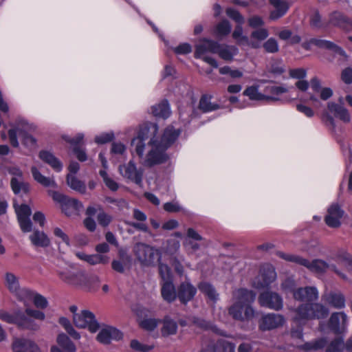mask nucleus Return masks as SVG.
Instances as JSON below:
<instances>
[{
  "instance_id": "5701e85b",
  "label": "nucleus",
  "mask_w": 352,
  "mask_h": 352,
  "mask_svg": "<svg viewBox=\"0 0 352 352\" xmlns=\"http://www.w3.org/2000/svg\"><path fill=\"white\" fill-rule=\"evenodd\" d=\"M288 91L285 86L269 85L265 87L263 95L265 101L274 102L279 100V96Z\"/></svg>"
},
{
  "instance_id": "8fccbe9b",
  "label": "nucleus",
  "mask_w": 352,
  "mask_h": 352,
  "mask_svg": "<svg viewBox=\"0 0 352 352\" xmlns=\"http://www.w3.org/2000/svg\"><path fill=\"white\" fill-rule=\"evenodd\" d=\"M109 262V257L107 255L100 254H89L87 262L89 264L94 265L97 264H107Z\"/></svg>"
},
{
  "instance_id": "b1692460",
  "label": "nucleus",
  "mask_w": 352,
  "mask_h": 352,
  "mask_svg": "<svg viewBox=\"0 0 352 352\" xmlns=\"http://www.w3.org/2000/svg\"><path fill=\"white\" fill-rule=\"evenodd\" d=\"M260 276L262 282L260 284L261 287L269 286L276 279V273L274 267L269 264L263 265L260 270Z\"/></svg>"
},
{
  "instance_id": "c03bdc74",
  "label": "nucleus",
  "mask_w": 352,
  "mask_h": 352,
  "mask_svg": "<svg viewBox=\"0 0 352 352\" xmlns=\"http://www.w3.org/2000/svg\"><path fill=\"white\" fill-rule=\"evenodd\" d=\"M214 352H235V344L225 340H219L214 348Z\"/></svg>"
},
{
  "instance_id": "f704fd0d",
  "label": "nucleus",
  "mask_w": 352,
  "mask_h": 352,
  "mask_svg": "<svg viewBox=\"0 0 352 352\" xmlns=\"http://www.w3.org/2000/svg\"><path fill=\"white\" fill-rule=\"evenodd\" d=\"M198 289L212 302H215L219 299V294L210 283L201 282L198 284Z\"/></svg>"
},
{
  "instance_id": "6e6552de",
  "label": "nucleus",
  "mask_w": 352,
  "mask_h": 352,
  "mask_svg": "<svg viewBox=\"0 0 352 352\" xmlns=\"http://www.w3.org/2000/svg\"><path fill=\"white\" fill-rule=\"evenodd\" d=\"M326 348V352H343L344 349V340L342 338L338 337L332 340L329 343L325 338L318 339L312 342H306L302 346L305 351H316Z\"/></svg>"
},
{
  "instance_id": "473e14b6",
  "label": "nucleus",
  "mask_w": 352,
  "mask_h": 352,
  "mask_svg": "<svg viewBox=\"0 0 352 352\" xmlns=\"http://www.w3.org/2000/svg\"><path fill=\"white\" fill-rule=\"evenodd\" d=\"M31 172L34 179L41 185L45 187H57V184L53 178L43 175L36 166H32L31 168Z\"/></svg>"
},
{
  "instance_id": "6ab92c4d",
  "label": "nucleus",
  "mask_w": 352,
  "mask_h": 352,
  "mask_svg": "<svg viewBox=\"0 0 352 352\" xmlns=\"http://www.w3.org/2000/svg\"><path fill=\"white\" fill-rule=\"evenodd\" d=\"M344 215V210L338 204H331L327 211L324 221L327 225L331 228H338L341 225V219Z\"/></svg>"
},
{
  "instance_id": "20e7f679",
  "label": "nucleus",
  "mask_w": 352,
  "mask_h": 352,
  "mask_svg": "<svg viewBox=\"0 0 352 352\" xmlns=\"http://www.w3.org/2000/svg\"><path fill=\"white\" fill-rule=\"evenodd\" d=\"M45 315L43 311L26 308L25 311H16L13 313H8L0 311V319L10 324H15L19 328L36 331L40 328L34 319L41 321L44 320Z\"/></svg>"
},
{
  "instance_id": "412c9836",
  "label": "nucleus",
  "mask_w": 352,
  "mask_h": 352,
  "mask_svg": "<svg viewBox=\"0 0 352 352\" xmlns=\"http://www.w3.org/2000/svg\"><path fill=\"white\" fill-rule=\"evenodd\" d=\"M347 324V316L344 312H336L331 314L329 325V328L336 334L344 331Z\"/></svg>"
},
{
  "instance_id": "052dcab7",
  "label": "nucleus",
  "mask_w": 352,
  "mask_h": 352,
  "mask_svg": "<svg viewBox=\"0 0 352 352\" xmlns=\"http://www.w3.org/2000/svg\"><path fill=\"white\" fill-rule=\"evenodd\" d=\"M232 37L236 40V41L239 43H241L242 42L247 43L248 41V38L247 36H243V28L241 25L238 24V25L236 26L233 33H232Z\"/></svg>"
},
{
  "instance_id": "c85d7f7f",
  "label": "nucleus",
  "mask_w": 352,
  "mask_h": 352,
  "mask_svg": "<svg viewBox=\"0 0 352 352\" xmlns=\"http://www.w3.org/2000/svg\"><path fill=\"white\" fill-rule=\"evenodd\" d=\"M161 293L164 300L168 302H172L177 298V292L172 280L162 283Z\"/></svg>"
},
{
  "instance_id": "5fc2aeb1",
  "label": "nucleus",
  "mask_w": 352,
  "mask_h": 352,
  "mask_svg": "<svg viewBox=\"0 0 352 352\" xmlns=\"http://www.w3.org/2000/svg\"><path fill=\"white\" fill-rule=\"evenodd\" d=\"M130 346L133 350L141 352H148L154 348L153 345L143 344L137 340H132Z\"/></svg>"
},
{
  "instance_id": "ea45409f",
  "label": "nucleus",
  "mask_w": 352,
  "mask_h": 352,
  "mask_svg": "<svg viewBox=\"0 0 352 352\" xmlns=\"http://www.w3.org/2000/svg\"><path fill=\"white\" fill-rule=\"evenodd\" d=\"M82 288L88 291H96L100 286V278L98 276L85 274V280L83 281Z\"/></svg>"
},
{
  "instance_id": "2f4dec72",
  "label": "nucleus",
  "mask_w": 352,
  "mask_h": 352,
  "mask_svg": "<svg viewBox=\"0 0 352 352\" xmlns=\"http://www.w3.org/2000/svg\"><path fill=\"white\" fill-rule=\"evenodd\" d=\"M82 208V205L79 201L69 197L61 207L63 212L67 216H72L76 214Z\"/></svg>"
},
{
  "instance_id": "7c9ffc66",
  "label": "nucleus",
  "mask_w": 352,
  "mask_h": 352,
  "mask_svg": "<svg viewBox=\"0 0 352 352\" xmlns=\"http://www.w3.org/2000/svg\"><path fill=\"white\" fill-rule=\"evenodd\" d=\"M30 240L36 247L47 248L50 245V239L47 235L39 230L34 231L30 236Z\"/></svg>"
},
{
  "instance_id": "1a4fd4ad",
  "label": "nucleus",
  "mask_w": 352,
  "mask_h": 352,
  "mask_svg": "<svg viewBox=\"0 0 352 352\" xmlns=\"http://www.w3.org/2000/svg\"><path fill=\"white\" fill-rule=\"evenodd\" d=\"M73 320L77 327L88 328L91 333L96 332L100 327L94 314L87 310H83L79 314H74Z\"/></svg>"
},
{
  "instance_id": "0e129e2a",
  "label": "nucleus",
  "mask_w": 352,
  "mask_h": 352,
  "mask_svg": "<svg viewBox=\"0 0 352 352\" xmlns=\"http://www.w3.org/2000/svg\"><path fill=\"white\" fill-rule=\"evenodd\" d=\"M54 234L55 236L61 239V241L65 243L67 245H69L70 243H69V236H67V234L66 233H65V232L60 229V228H55L54 229Z\"/></svg>"
},
{
  "instance_id": "423d86ee",
  "label": "nucleus",
  "mask_w": 352,
  "mask_h": 352,
  "mask_svg": "<svg viewBox=\"0 0 352 352\" xmlns=\"http://www.w3.org/2000/svg\"><path fill=\"white\" fill-rule=\"evenodd\" d=\"M219 47V43L217 41L206 38H201L195 46V57L201 58L214 68H217V61L211 56H206V54H216Z\"/></svg>"
},
{
  "instance_id": "774afa93",
  "label": "nucleus",
  "mask_w": 352,
  "mask_h": 352,
  "mask_svg": "<svg viewBox=\"0 0 352 352\" xmlns=\"http://www.w3.org/2000/svg\"><path fill=\"white\" fill-rule=\"evenodd\" d=\"M341 78L346 84L352 83V68L344 69L342 72Z\"/></svg>"
},
{
  "instance_id": "c9c22d12",
  "label": "nucleus",
  "mask_w": 352,
  "mask_h": 352,
  "mask_svg": "<svg viewBox=\"0 0 352 352\" xmlns=\"http://www.w3.org/2000/svg\"><path fill=\"white\" fill-rule=\"evenodd\" d=\"M177 331V322L169 316L164 317L163 319V327L161 330L162 335L164 337H167L170 335H175Z\"/></svg>"
},
{
  "instance_id": "bb28decb",
  "label": "nucleus",
  "mask_w": 352,
  "mask_h": 352,
  "mask_svg": "<svg viewBox=\"0 0 352 352\" xmlns=\"http://www.w3.org/2000/svg\"><path fill=\"white\" fill-rule=\"evenodd\" d=\"M325 301L336 309H343L345 307L346 299L340 292H331L325 296Z\"/></svg>"
},
{
  "instance_id": "e433bc0d",
  "label": "nucleus",
  "mask_w": 352,
  "mask_h": 352,
  "mask_svg": "<svg viewBox=\"0 0 352 352\" xmlns=\"http://www.w3.org/2000/svg\"><path fill=\"white\" fill-rule=\"evenodd\" d=\"M212 96L204 95L201 96L199 107L203 112H210L219 109V105L217 103L211 102Z\"/></svg>"
},
{
  "instance_id": "a878e982",
  "label": "nucleus",
  "mask_w": 352,
  "mask_h": 352,
  "mask_svg": "<svg viewBox=\"0 0 352 352\" xmlns=\"http://www.w3.org/2000/svg\"><path fill=\"white\" fill-rule=\"evenodd\" d=\"M14 352H41L38 346L32 341L26 339H18L13 343Z\"/></svg>"
},
{
  "instance_id": "09e8293b",
  "label": "nucleus",
  "mask_w": 352,
  "mask_h": 352,
  "mask_svg": "<svg viewBox=\"0 0 352 352\" xmlns=\"http://www.w3.org/2000/svg\"><path fill=\"white\" fill-rule=\"evenodd\" d=\"M98 213L97 214V221L102 227H107L112 221V217L109 214L105 212L101 206H98Z\"/></svg>"
},
{
  "instance_id": "aec40b11",
  "label": "nucleus",
  "mask_w": 352,
  "mask_h": 352,
  "mask_svg": "<svg viewBox=\"0 0 352 352\" xmlns=\"http://www.w3.org/2000/svg\"><path fill=\"white\" fill-rule=\"evenodd\" d=\"M293 298L298 301L307 302L311 304L318 298V291L315 287H299L294 292Z\"/></svg>"
},
{
  "instance_id": "4c0bfd02",
  "label": "nucleus",
  "mask_w": 352,
  "mask_h": 352,
  "mask_svg": "<svg viewBox=\"0 0 352 352\" xmlns=\"http://www.w3.org/2000/svg\"><path fill=\"white\" fill-rule=\"evenodd\" d=\"M58 344L67 352H76L75 344L71 341L69 338L65 333H60L56 338Z\"/></svg>"
},
{
  "instance_id": "f257e3e1",
  "label": "nucleus",
  "mask_w": 352,
  "mask_h": 352,
  "mask_svg": "<svg viewBox=\"0 0 352 352\" xmlns=\"http://www.w3.org/2000/svg\"><path fill=\"white\" fill-rule=\"evenodd\" d=\"M157 131V125L151 124L142 128L138 135L131 142V146L134 147L136 154L140 157H142L145 148L144 142L150 139L148 144L151 146V149L145 160V164L148 166L166 162L168 158L166 153V149L176 141L181 133L179 129H175L173 126H168L165 129L162 137L158 139L156 136Z\"/></svg>"
},
{
  "instance_id": "393cba45",
  "label": "nucleus",
  "mask_w": 352,
  "mask_h": 352,
  "mask_svg": "<svg viewBox=\"0 0 352 352\" xmlns=\"http://www.w3.org/2000/svg\"><path fill=\"white\" fill-rule=\"evenodd\" d=\"M270 3L274 8L270 15L272 20H276L284 16L289 8L288 2L285 0H270Z\"/></svg>"
},
{
  "instance_id": "e2e57ef3",
  "label": "nucleus",
  "mask_w": 352,
  "mask_h": 352,
  "mask_svg": "<svg viewBox=\"0 0 352 352\" xmlns=\"http://www.w3.org/2000/svg\"><path fill=\"white\" fill-rule=\"evenodd\" d=\"M48 194L52 197L54 201L60 203L61 206L68 198V197L54 190H48Z\"/></svg>"
},
{
  "instance_id": "9d476101",
  "label": "nucleus",
  "mask_w": 352,
  "mask_h": 352,
  "mask_svg": "<svg viewBox=\"0 0 352 352\" xmlns=\"http://www.w3.org/2000/svg\"><path fill=\"white\" fill-rule=\"evenodd\" d=\"M59 278L67 285L75 287L82 288L85 274L82 271L73 269H65L58 272Z\"/></svg>"
},
{
  "instance_id": "13d9d810",
  "label": "nucleus",
  "mask_w": 352,
  "mask_h": 352,
  "mask_svg": "<svg viewBox=\"0 0 352 352\" xmlns=\"http://www.w3.org/2000/svg\"><path fill=\"white\" fill-rule=\"evenodd\" d=\"M159 272L161 276L162 283L172 280L170 270L168 265L164 264H160Z\"/></svg>"
},
{
  "instance_id": "37998d69",
  "label": "nucleus",
  "mask_w": 352,
  "mask_h": 352,
  "mask_svg": "<svg viewBox=\"0 0 352 352\" xmlns=\"http://www.w3.org/2000/svg\"><path fill=\"white\" fill-rule=\"evenodd\" d=\"M243 95L248 96L251 100H265L263 93L258 91V86L248 87L243 91Z\"/></svg>"
},
{
  "instance_id": "a18cd8bd",
  "label": "nucleus",
  "mask_w": 352,
  "mask_h": 352,
  "mask_svg": "<svg viewBox=\"0 0 352 352\" xmlns=\"http://www.w3.org/2000/svg\"><path fill=\"white\" fill-rule=\"evenodd\" d=\"M232 27L228 20H223L214 28V34L217 36H226L231 32Z\"/></svg>"
},
{
  "instance_id": "ddd939ff",
  "label": "nucleus",
  "mask_w": 352,
  "mask_h": 352,
  "mask_svg": "<svg viewBox=\"0 0 352 352\" xmlns=\"http://www.w3.org/2000/svg\"><path fill=\"white\" fill-rule=\"evenodd\" d=\"M119 171L124 178L138 185L142 184L143 171L142 169H138L133 161H130L126 164L120 165Z\"/></svg>"
},
{
  "instance_id": "9b49d317",
  "label": "nucleus",
  "mask_w": 352,
  "mask_h": 352,
  "mask_svg": "<svg viewBox=\"0 0 352 352\" xmlns=\"http://www.w3.org/2000/svg\"><path fill=\"white\" fill-rule=\"evenodd\" d=\"M258 300L261 307H267L275 311L281 310L283 307V298L276 292H263L259 295Z\"/></svg>"
},
{
  "instance_id": "cd10ccee",
  "label": "nucleus",
  "mask_w": 352,
  "mask_h": 352,
  "mask_svg": "<svg viewBox=\"0 0 352 352\" xmlns=\"http://www.w3.org/2000/svg\"><path fill=\"white\" fill-rule=\"evenodd\" d=\"M238 52L239 50L235 46L219 43L216 54L226 61H232Z\"/></svg>"
},
{
  "instance_id": "bf43d9fd",
  "label": "nucleus",
  "mask_w": 352,
  "mask_h": 352,
  "mask_svg": "<svg viewBox=\"0 0 352 352\" xmlns=\"http://www.w3.org/2000/svg\"><path fill=\"white\" fill-rule=\"evenodd\" d=\"M334 259L337 262H344L346 265L352 259V256L344 250H339L334 256Z\"/></svg>"
},
{
  "instance_id": "dca6fc26",
  "label": "nucleus",
  "mask_w": 352,
  "mask_h": 352,
  "mask_svg": "<svg viewBox=\"0 0 352 352\" xmlns=\"http://www.w3.org/2000/svg\"><path fill=\"white\" fill-rule=\"evenodd\" d=\"M123 337L122 333L115 327L107 326L100 329L96 340L102 344H109L111 341H118Z\"/></svg>"
},
{
  "instance_id": "de8ad7c7",
  "label": "nucleus",
  "mask_w": 352,
  "mask_h": 352,
  "mask_svg": "<svg viewBox=\"0 0 352 352\" xmlns=\"http://www.w3.org/2000/svg\"><path fill=\"white\" fill-rule=\"evenodd\" d=\"M14 208L17 216V219L30 217L32 214V210L30 207L27 204H21L18 205L17 204H14Z\"/></svg>"
},
{
  "instance_id": "a19ab883",
  "label": "nucleus",
  "mask_w": 352,
  "mask_h": 352,
  "mask_svg": "<svg viewBox=\"0 0 352 352\" xmlns=\"http://www.w3.org/2000/svg\"><path fill=\"white\" fill-rule=\"evenodd\" d=\"M10 185L14 194H19L21 192L28 193L30 191V184L16 177L12 178Z\"/></svg>"
},
{
  "instance_id": "4d7b16f0",
  "label": "nucleus",
  "mask_w": 352,
  "mask_h": 352,
  "mask_svg": "<svg viewBox=\"0 0 352 352\" xmlns=\"http://www.w3.org/2000/svg\"><path fill=\"white\" fill-rule=\"evenodd\" d=\"M263 47L268 53H276L278 51V45L276 39L269 38L264 44Z\"/></svg>"
},
{
  "instance_id": "f3484780",
  "label": "nucleus",
  "mask_w": 352,
  "mask_h": 352,
  "mask_svg": "<svg viewBox=\"0 0 352 352\" xmlns=\"http://www.w3.org/2000/svg\"><path fill=\"white\" fill-rule=\"evenodd\" d=\"M302 45L303 48H305L307 50H309L311 45H316L320 48L330 50L342 56H346V54L345 52L343 50V49H342L340 47L338 46L333 42L327 40L311 38L309 41L303 43Z\"/></svg>"
},
{
  "instance_id": "69168bd1",
  "label": "nucleus",
  "mask_w": 352,
  "mask_h": 352,
  "mask_svg": "<svg viewBox=\"0 0 352 352\" xmlns=\"http://www.w3.org/2000/svg\"><path fill=\"white\" fill-rule=\"evenodd\" d=\"M251 36L258 41H263L268 36V32L266 29L261 28L252 32Z\"/></svg>"
},
{
  "instance_id": "4468645a",
  "label": "nucleus",
  "mask_w": 352,
  "mask_h": 352,
  "mask_svg": "<svg viewBox=\"0 0 352 352\" xmlns=\"http://www.w3.org/2000/svg\"><path fill=\"white\" fill-rule=\"evenodd\" d=\"M17 134L22 138L23 144L28 147H34L36 145V139L26 131L21 129H11L8 131V135L11 145L13 147H18L19 142Z\"/></svg>"
},
{
  "instance_id": "f03ea898",
  "label": "nucleus",
  "mask_w": 352,
  "mask_h": 352,
  "mask_svg": "<svg viewBox=\"0 0 352 352\" xmlns=\"http://www.w3.org/2000/svg\"><path fill=\"white\" fill-rule=\"evenodd\" d=\"M295 316L293 321L295 323L290 330V337L294 340V345L302 349L305 344H300L303 342V327L301 324L302 320H311L326 318L329 314L328 309L320 303L301 304L294 309Z\"/></svg>"
},
{
  "instance_id": "7ed1b4c3",
  "label": "nucleus",
  "mask_w": 352,
  "mask_h": 352,
  "mask_svg": "<svg viewBox=\"0 0 352 352\" xmlns=\"http://www.w3.org/2000/svg\"><path fill=\"white\" fill-rule=\"evenodd\" d=\"M233 304L228 308L229 315L235 320L249 322L256 316V311L252 306L256 299V293L244 288L236 289L232 293Z\"/></svg>"
},
{
  "instance_id": "72a5a7b5",
  "label": "nucleus",
  "mask_w": 352,
  "mask_h": 352,
  "mask_svg": "<svg viewBox=\"0 0 352 352\" xmlns=\"http://www.w3.org/2000/svg\"><path fill=\"white\" fill-rule=\"evenodd\" d=\"M152 113L155 117L167 118L170 115V106L166 100L152 107Z\"/></svg>"
},
{
  "instance_id": "79ce46f5",
  "label": "nucleus",
  "mask_w": 352,
  "mask_h": 352,
  "mask_svg": "<svg viewBox=\"0 0 352 352\" xmlns=\"http://www.w3.org/2000/svg\"><path fill=\"white\" fill-rule=\"evenodd\" d=\"M34 293V292L29 289L20 287L14 294L19 300L23 301L25 306H28L32 302Z\"/></svg>"
},
{
  "instance_id": "603ef678",
  "label": "nucleus",
  "mask_w": 352,
  "mask_h": 352,
  "mask_svg": "<svg viewBox=\"0 0 352 352\" xmlns=\"http://www.w3.org/2000/svg\"><path fill=\"white\" fill-rule=\"evenodd\" d=\"M281 289L285 293H292L294 295V292L296 290L295 280L292 278H286L281 283Z\"/></svg>"
},
{
  "instance_id": "864d4df0",
  "label": "nucleus",
  "mask_w": 352,
  "mask_h": 352,
  "mask_svg": "<svg viewBox=\"0 0 352 352\" xmlns=\"http://www.w3.org/2000/svg\"><path fill=\"white\" fill-rule=\"evenodd\" d=\"M226 14L230 19L234 20L235 22H236L239 25H242L245 21L244 17L239 13V11H237L236 10H235L234 8H227Z\"/></svg>"
},
{
  "instance_id": "2eb2a0df",
  "label": "nucleus",
  "mask_w": 352,
  "mask_h": 352,
  "mask_svg": "<svg viewBox=\"0 0 352 352\" xmlns=\"http://www.w3.org/2000/svg\"><path fill=\"white\" fill-rule=\"evenodd\" d=\"M328 24L345 31H352V19L340 11H333L329 15Z\"/></svg>"
},
{
  "instance_id": "58836bf2",
  "label": "nucleus",
  "mask_w": 352,
  "mask_h": 352,
  "mask_svg": "<svg viewBox=\"0 0 352 352\" xmlns=\"http://www.w3.org/2000/svg\"><path fill=\"white\" fill-rule=\"evenodd\" d=\"M67 183L72 189L81 194L85 193L86 186L85 183L77 179L75 176L68 174L67 176Z\"/></svg>"
},
{
  "instance_id": "3c124183",
  "label": "nucleus",
  "mask_w": 352,
  "mask_h": 352,
  "mask_svg": "<svg viewBox=\"0 0 352 352\" xmlns=\"http://www.w3.org/2000/svg\"><path fill=\"white\" fill-rule=\"evenodd\" d=\"M160 320L155 318H145L140 322V326L144 330L153 331L158 325Z\"/></svg>"
},
{
  "instance_id": "f8f14e48",
  "label": "nucleus",
  "mask_w": 352,
  "mask_h": 352,
  "mask_svg": "<svg viewBox=\"0 0 352 352\" xmlns=\"http://www.w3.org/2000/svg\"><path fill=\"white\" fill-rule=\"evenodd\" d=\"M285 317L278 314H267L262 316L258 322V328L263 331H270L283 326Z\"/></svg>"
},
{
  "instance_id": "338daca9",
  "label": "nucleus",
  "mask_w": 352,
  "mask_h": 352,
  "mask_svg": "<svg viewBox=\"0 0 352 352\" xmlns=\"http://www.w3.org/2000/svg\"><path fill=\"white\" fill-rule=\"evenodd\" d=\"M191 51V45L186 43L180 44L174 49V52L177 54H187L190 53Z\"/></svg>"
},
{
  "instance_id": "39448f33",
  "label": "nucleus",
  "mask_w": 352,
  "mask_h": 352,
  "mask_svg": "<svg viewBox=\"0 0 352 352\" xmlns=\"http://www.w3.org/2000/svg\"><path fill=\"white\" fill-rule=\"evenodd\" d=\"M278 255L285 261L303 265L311 272L318 274H324L328 270H330L334 272L343 280L350 282L348 276L345 274L342 273L340 270H339L336 265H329L327 262L321 259H315L310 262L306 258L294 254L278 252Z\"/></svg>"
},
{
  "instance_id": "6e6d98bb",
  "label": "nucleus",
  "mask_w": 352,
  "mask_h": 352,
  "mask_svg": "<svg viewBox=\"0 0 352 352\" xmlns=\"http://www.w3.org/2000/svg\"><path fill=\"white\" fill-rule=\"evenodd\" d=\"M32 302H34V305L37 308L40 309L46 308L48 305L47 299L43 296L38 294L36 292L34 294V298H32Z\"/></svg>"
},
{
  "instance_id": "0eeeda50",
  "label": "nucleus",
  "mask_w": 352,
  "mask_h": 352,
  "mask_svg": "<svg viewBox=\"0 0 352 352\" xmlns=\"http://www.w3.org/2000/svg\"><path fill=\"white\" fill-rule=\"evenodd\" d=\"M134 251L138 260L144 266L153 265L161 258L159 250L145 243H138Z\"/></svg>"
},
{
  "instance_id": "49530a36",
  "label": "nucleus",
  "mask_w": 352,
  "mask_h": 352,
  "mask_svg": "<svg viewBox=\"0 0 352 352\" xmlns=\"http://www.w3.org/2000/svg\"><path fill=\"white\" fill-rule=\"evenodd\" d=\"M6 285L10 292L14 294L20 288L18 278L12 273H6Z\"/></svg>"
},
{
  "instance_id": "c756f323",
  "label": "nucleus",
  "mask_w": 352,
  "mask_h": 352,
  "mask_svg": "<svg viewBox=\"0 0 352 352\" xmlns=\"http://www.w3.org/2000/svg\"><path fill=\"white\" fill-rule=\"evenodd\" d=\"M39 157L44 162L48 164L54 170L60 172L62 170V163L52 153L47 151H41L39 153Z\"/></svg>"
},
{
  "instance_id": "4be33fe9",
  "label": "nucleus",
  "mask_w": 352,
  "mask_h": 352,
  "mask_svg": "<svg viewBox=\"0 0 352 352\" xmlns=\"http://www.w3.org/2000/svg\"><path fill=\"white\" fill-rule=\"evenodd\" d=\"M343 98L341 97L339 98L340 104H337L333 102L328 103L329 111L334 115L335 117L339 118L344 122H349L351 120L350 115L346 108H344L341 104L342 103Z\"/></svg>"
},
{
  "instance_id": "680f3d73",
  "label": "nucleus",
  "mask_w": 352,
  "mask_h": 352,
  "mask_svg": "<svg viewBox=\"0 0 352 352\" xmlns=\"http://www.w3.org/2000/svg\"><path fill=\"white\" fill-rule=\"evenodd\" d=\"M20 228L23 232H29L32 229V223L30 217L18 219Z\"/></svg>"
},
{
  "instance_id": "a211bd4d",
  "label": "nucleus",
  "mask_w": 352,
  "mask_h": 352,
  "mask_svg": "<svg viewBox=\"0 0 352 352\" xmlns=\"http://www.w3.org/2000/svg\"><path fill=\"white\" fill-rule=\"evenodd\" d=\"M197 294V288L188 280L182 283L177 287V298L181 303L186 305Z\"/></svg>"
}]
</instances>
